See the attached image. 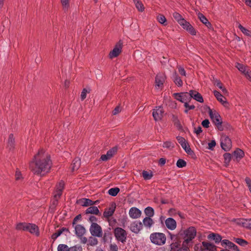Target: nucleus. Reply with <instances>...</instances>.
I'll list each match as a JSON object with an SVG mask.
<instances>
[{"label":"nucleus","mask_w":251,"mask_h":251,"mask_svg":"<svg viewBox=\"0 0 251 251\" xmlns=\"http://www.w3.org/2000/svg\"><path fill=\"white\" fill-rule=\"evenodd\" d=\"M51 166V161L48 152L40 149L34 155L30 163V168L35 175L44 176L49 172Z\"/></svg>","instance_id":"f257e3e1"},{"label":"nucleus","mask_w":251,"mask_h":251,"mask_svg":"<svg viewBox=\"0 0 251 251\" xmlns=\"http://www.w3.org/2000/svg\"><path fill=\"white\" fill-rule=\"evenodd\" d=\"M178 234L183 238L182 244L183 246L190 247L193 244V240L196 236L197 230L195 227L190 226L186 229H181Z\"/></svg>","instance_id":"f03ea898"},{"label":"nucleus","mask_w":251,"mask_h":251,"mask_svg":"<svg viewBox=\"0 0 251 251\" xmlns=\"http://www.w3.org/2000/svg\"><path fill=\"white\" fill-rule=\"evenodd\" d=\"M150 238L152 243L158 246L164 245L166 240L165 235L160 232L151 233L150 235Z\"/></svg>","instance_id":"7ed1b4c3"},{"label":"nucleus","mask_w":251,"mask_h":251,"mask_svg":"<svg viewBox=\"0 0 251 251\" xmlns=\"http://www.w3.org/2000/svg\"><path fill=\"white\" fill-rule=\"evenodd\" d=\"M194 251H216V247L212 244L202 242L201 244H196L194 247Z\"/></svg>","instance_id":"20e7f679"},{"label":"nucleus","mask_w":251,"mask_h":251,"mask_svg":"<svg viewBox=\"0 0 251 251\" xmlns=\"http://www.w3.org/2000/svg\"><path fill=\"white\" fill-rule=\"evenodd\" d=\"M208 112L209 116L213 122L216 126L218 129L222 130L223 129L222 126V122L220 115L216 111H213L210 108H209Z\"/></svg>","instance_id":"39448f33"},{"label":"nucleus","mask_w":251,"mask_h":251,"mask_svg":"<svg viewBox=\"0 0 251 251\" xmlns=\"http://www.w3.org/2000/svg\"><path fill=\"white\" fill-rule=\"evenodd\" d=\"M114 235L118 241H120L123 243L126 242L127 233L126 230L122 228H116L114 230Z\"/></svg>","instance_id":"423d86ee"},{"label":"nucleus","mask_w":251,"mask_h":251,"mask_svg":"<svg viewBox=\"0 0 251 251\" xmlns=\"http://www.w3.org/2000/svg\"><path fill=\"white\" fill-rule=\"evenodd\" d=\"M90 232L94 236L101 237L102 236V230L101 227L95 223H93L91 225Z\"/></svg>","instance_id":"0eeeda50"},{"label":"nucleus","mask_w":251,"mask_h":251,"mask_svg":"<svg viewBox=\"0 0 251 251\" xmlns=\"http://www.w3.org/2000/svg\"><path fill=\"white\" fill-rule=\"evenodd\" d=\"M123 43L120 41L116 44L112 50L109 53L110 58H113L117 57L121 52Z\"/></svg>","instance_id":"6e6552de"},{"label":"nucleus","mask_w":251,"mask_h":251,"mask_svg":"<svg viewBox=\"0 0 251 251\" xmlns=\"http://www.w3.org/2000/svg\"><path fill=\"white\" fill-rule=\"evenodd\" d=\"M64 182L63 181H59L57 184L56 191L54 195V197L55 199L53 202L54 205L56 204L58 199L62 195V191L64 189Z\"/></svg>","instance_id":"1a4fd4ad"},{"label":"nucleus","mask_w":251,"mask_h":251,"mask_svg":"<svg viewBox=\"0 0 251 251\" xmlns=\"http://www.w3.org/2000/svg\"><path fill=\"white\" fill-rule=\"evenodd\" d=\"M118 147H114L108 151L105 154H102L100 157V159L103 161H106L110 159L117 152Z\"/></svg>","instance_id":"9d476101"},{"label":"nucleus","mask_w":251,"mask_h":251,"mask_svg":"<svg viewBox=\"0 0 251 251\" xmlns=\"http://www.w3.org/2000/svg\"><path fill=\"white\" fill-rule=\"evenodd\" d=\"M179 244L178 242H174L171 244V251H190L189 246H183V244L181 247H179Z\"/></svg>","instance_id":"9b49d317"},{"label":"nucleus","mask_w":251,"mask_h":251,"mask_svg":"<svg viewBox=\"0 0 251 251\" xmlns=\"http://www.w3.org/2000/svg\"><path fill=\"white\" fill-rule=\"evenodd\" d=\"M164 111L163 108L159 106L154 109L152 112V116L155 121H159L163 117Z\"/></svg>","instance_id":"f8f14e48"},{"label":"nucleus","mask_w":251,"mask_h":251,"mask_svg":"<svg viewBox=\"0 0 251 251\" xmlns=\"http://www.w3.org/2000/svg\"><path fill=\"white\" fill-rule=\"evenodd\" d=\"M142 223L137 221L131 223L129 227L130 230L135 233H138L142 229Z\"/></svg>","instance_id":"ddd939ff"},{"label":"nucleus","mask_w":251,"mask_h":251,"mask_svg":"<svg viewBox=\"0 0 251 251\" xmlns=\"http://www.w3.org/2000/svg\"><path fill=\"white\" fill-rule=\"evenodd\" d=\"M142 212L138 208L132 207L129 210V215L132 219H138L141 216Z\"/></svg>","instance_id":"4468645a"},{"label":"nucleus","mask_w":251,"mask_h":251,"mask_svg":"<svg viewBox=\"0 0 251 251\" xmlns=\"http://www.w3.org/2000/svg\"><path fill=\"white\" fill-rule=\"evenodd\" d=\"M165 81V77L163 75H158L155 77V87L156 89H162Z\"/></svg>","instance_id":"2eb2a0df"},{"label":"nucleus","mask_w":251,"mask_h":251,"mask_svg":"<svg viewBox=\"0 0 251 251\" xmlns=\"http://www.w3.org/2000/svg\"><path fill=\"white\" fill-rule=\"evenodd\" d=\"M166 227L170 230H173L176 227V221L172 218H167L165 221Z\"/></svg>","instance_id":"dca6fc26"},{"label":"nucleus","mask_w":251,"mask_h":251,"mask_svg":"<svg viewBox=\"0 0 251 251\" xmlns=\"http://www.w3.org/2000/svg\"><path fill=\"white\" fill-rule=\"evenodd\" d=\"M214 94L217 100L219 101L225 107H228V103L226 100V98L218 91H214Z\"/></svg>","instance_id":"f3484780"},{"label":"nucleus","mask_w":251,"mask_h":251,"mask_svg":"<svg viewBox=\"0 0 251 251\" xmlns=\"http://www.w3.org/2000/svg\"><path fill=\"white\" fill-rule=\"evenodd\" d=\"M27 231H29L31 234L35 235L36 236H39L40 235L39 230L38 227L35 224H28Z\"/></svg>","instance_id":"a211bd4d"},{"label":"nucleus","mask_w":251,"mask_h":251,"mask_svg":"<svg viewBox=\"0 0 251 251\" xmlns=\"http://www.w3.org/2000/svg\"><path fill=\"white\" fill-rule=\"evenodd\" d=\"M75 233L78 237H81L85 233L86 229L83 226L80 225L74 226Z\"/></svg>","instance_id":"6ab92c4d"},{"label":"nucleus","mask_w":251,"mask_h":251,"mask_svg":"<svg viewBox=\"0 0 251 251\" xmlns=\"http://www.w3.org/2000/svg\"><path fill=\"white\" fill-rule=\"evenodd\" d=\"M97 201H93L90 199L83 198L79 199L77 201V203L82 206H88L93 205L97 203Z\"/></svg>","instance_id":"aec40b11"},{"label":"nucleus","mask_w":251,"mask_h":251,"mask_svg":"<svg viewBox=\"0 0 251 251\" xmlns=\"http://www.w3.org/2000/svg\"><path fill=\"white\" fill-rule=\"evenodd\" d=\"M237 224L242 226L251 229V219H238L237 222Z\"/></svg>","instance_id":"412c9836"},{"label":"nucleus","mask_w":251,"mask_h":251,"mask_svg":"<svg viewBox=\"0 0 251 251\" xmlns=\"http://www.w3.org/2000/svg\"><path fill=\"white\" fill-rule=\"evenodd\" d=\"M115 208L116 204L115 203H112L110 206L104 211L103 213L104 216L106 218H109L113 214L115 210Z\"/></svg>","instance_id":"4be33fe9"},{"label":"nucleus","mask_w":251,"mask_h":251,"mask_svg":"<svg viewBox=\"0 0 251 251\" xmlns=\"http://www.w3.org/2000/svg\"><path fill=\"white\" fill-rule=\"evenodd\" d=\"M190 95L191 99L193 98L200 102H203L202 96L197 91L195 90H190Z\"/></svg>","instance_id":"5701e85b"},{"label":"nucleus","mask_w":251,"mask_h":251,"mask_svg":"<svg viewBox=\"0 0 251 251\" xmlns=\"http://www.w3.org/2000/svg\"><path fill=\"white\" fill-rule=\"evenodd\" d=\"M207 238L210 240L214 241L216 243H219L222 240V237L218 234L212 233L207 236Z\"/></svg>","instance_id":"b1692460"},{"label":"nucleus","mask_w":251,"mask_h":251,"mask_svg":"<svg viewBox=\"0 0 251 251\" xmlns=\"http://www.w3.org/2000/svg\"><path fill=\"white\" fill-rule=\"evenodd\" d=\"M244 155L243 151L240 149H237L233 153L232 157L233 159L238 161L241 159Z\"/></svg>","instance_id":"393cba45"},{"label":"nucleus","mask_w":251,"mask_h":251,"mask_svg":"<svg viewBox=\"0 0 251 251\" xmlns=\"http://www.w3.org/2000/svg\"><path fill=\"white\" fill-rule=\"evenodd\" d=\"M143 223L145 227L150 228L154 222L151 217H145L143 220Z\"/></svg>","instance_id":"a878e982"},{"label":"nucleus","mask_w":251,"mask_h":251,"mask_svg":"<svg viewBox=\"0 0 251 251\" xmlns=\"http://www.w3.org/2000/svg\"><path fill=\"white\" fill-rule=\"evenodd\" d=\"M86 213L99 215L100 211L97 206H90L86 210Z\"/></svg>","instance_id":"bb28decb"},{"label":"nucleus","mask_w":251,"mask_h":251,"mask_svg":"<svg viewBox=\"0 0 251 251\" xmlns=\"http://www.w3.org/2000/svg\"><path fill=\"white\" fill-rule=\"evenodd\" d=\"M173 78L175 83L178 86H181L182 85V81L180 77L176 73V72H175L174 73L173 75Z\"/></svg>","instance_id":"cd10ccee"},{"label":"nucleus","mask_w":251,"mask_h":251,"mask_svg":"<svg viewBox=\"0 0 251 251\" xmlns=\"http://www.w3.org/2000/svg\"><path fill=\"white\" fill-rule=\"evenodd\" d=\"M29 223H20L16 225V229L18 230L27 231Z\"/></svg>","instance_id":"c85d7f7f"},{"label":"nucleus","mask_w":251,"mask_h":251,"mask_svg":"<svg viewBox=\"0 0 251 251\" xmlns=\"http://www.w3.org/2000/svg\"><path fill=\"white\" fill-rule=\"evenodd\" d=\"M182 148L189 154H192L193 152L190 147L188 142H180Z\"/></svg>","instance_id":"c756f323"},{"label":"nucleus","mask_w":251,"mask_h":251,"mask_svg":"<svg viewBox=\"0 0 251 251\" xmlns=\"http://www.w3.org/2000/svg\"><path fill=\"white\" fill-rule=\"evenodd\" d=\"M80 166V159L79 158H75L73 161L72 164V170L73 171L77 170Z\"/></svg>","instance_id":"7c9ffc66"},{"label":"nucleus","mask_w":251,"mask_h":251,"mask_svg":"<svg viewBox=\"0 0 251 251\" xmlns=\"http://www.w3.org/2000/svg\"><path fill=\"white\" fill-rule=\"evenodd\" d=\"M221 148L226 151H229L232 148L231 142H221Z\"/></svg>","instance_id":"2f4dec72"},{"label":"nucleus","mask_w":251,"mask_h":251,"mask_svg":"<svg viewBox=\"0 0 251 251\" xmlns=\"http://www.w3.org/2000/svg\"><path fill=\"white\" fill-rule=\"evenodd\" d=\"M182 97V100H181V102L183 103H185L186 102H187L188 101H190L191 99V95H190V91L189 93L188 92H182L181 93Z\"/></svg>","instance_id":"473e14b6"},{"label":"nucleus","mask_w":251,"mask_h":251,"mask_svg":"<svg viewBox=\"0 0 251 251\" xmlns=\"http://www.w3.org/2000/svg\"><path fill=\"white\" fill-rule=\"evenodd\" d=\"M199 18L200 19V21L207 27L209 28L211 26V24L208 21L206 17L202 14H199Z\"/></svg>","instance_id":"72a5a7b5"},{"label":"nucleus","mask_w":251,"mask_h":251,"mask_svg":"<svg viewBox=\"0 0 251 251\" xmlns=\"http://www.w3.org/2000/svg\"><path fill=\"white\" fill-rule=\"evenodd\" d=\"M145 213L148 216L147 217H151L154 215V210L151 207H147L145 209Z\"/></svg>","instance_id":"f704fd0d"},{"label":"nucleus","mask_w":251,"mask_h":251,"mask_svg":"<svg viewBox=\"0 0 251 251\" xmlns=\"http://www.w3.org/2000/svg\"><path fill=\"white\" fill-rule=\"evenodd\" d=\"M137 9L140 11H143L144 7L143 3L139 0H133Z\"/></svg>","instance_id":"c9c22d12"},{"label":"nucleus","mask_w":251,"mask_h":251,"mask_svg":"<svg viewBox=\"0 0 251 251\" xmlns=\"http://www.w3.org/2000/svg\"><path fill=\"white\" fill-rule=\"evenodd\" d=\"M119 191L120 189L119 188L115 187L110 189L108 191V193L109 195L112 196H116Z\"/></svg>","instance_id":"e433bc0d"},{"label":"nucleus","mask_w":251,"mask_h":251,"mask_svg":"<svg viewBox=\"0 0 251 251\" xmlns=\"http://www.w3.org/2000/svg\"><path fill=\"white\" fill-rule=\"evenodd\" d=\"M239 28L245 35L251 37V31L243 27L242 25H239Z\"/></svg>","instance_id":"4c0bfd02"},{"label":"nucleus","mask_w":251,"mask_h":251,"mask_svg":"<svg viewBox=\"0 0 251 251\" xmlns=\"http://www.w3.org/2000/svg\"><path fill=\"white\" fill-rule=\"evenodd\" d=\"M98 240L97 238L90 237L88 240V245L90 246H95L98 244Z\"/></svg>","instance_id":"58836bf2"},{"label":"nucleus","mask_w":251,"mask_h":251,"mask_svg":"<svg viewBox=\"0 0 251 251\" xmlns=\"http://www.w3.org/2000/svg\"><path fill=\"white\" fill-rule=\"evenodd\" d=\"M57 251H70V248L65 244H59L57 247Z\"/></svg>","instance_id":"ea45409f"},{"label":"nucleus","mask_w":251,"mask_h":251,"mask_svg":"<svg viewBox=\"0 0 251 251\" xmlns=\"http://www.w3.org/2000/svg\"><path fill=\"white\" fill-rule=\"evenodd\" d=\"M142 175L144 178L146 180H149L151 178L152 174L151 172L144 171L142 173Z\"/></svg>","instance_id":"a19ab883"},{"label":"nucleus","mask_w":251,"mask_h":251,"mask_svg":"<svg viewBox=\"0 0 251 251\" xmlns=\"http://www.w3.org/2000/svg\"><path fill=\"white\" fill-rule=\"evenodd\" d=\"M157 20L160 24L166 25V19L164 15L159 14L157 17Z\"/></svg>","instance_id":"79ce46f5"},{"label":"nucleus","mask_w":251,"mask_h":251,"mask_svg":"<svg viewBox=\"0 0 251 251\" xmlns=\"http://www.w3.org/2000/svg\"><path fill=\"white\" fill-rule=\"evenodd\" d=\"M224 158L225 160V163L226 165H228L231 159V154L228 153H226L224 154Z\"/></svg>","instance_id":"37998d69"},{"label":"nucleus","mask_w":251,"mask_h":251,"mask_svg":"<svg viewBox=\"0 0 251 251\" xmlns=\"http://www.w3.org/2000/svg\"><path fill=\"white\" fill-rule=\"evenodd\" d=\"M234 241L242 246H245L248 244V242L246 240L241 238H235L234 239Z\"/></svg>","instance_id":"c03bdc74"},{"label":"nucleus","mask_w":251,"mask_h":251,"mask_svg":"<svg viewBox=\"0 0 251 251\" xmlns=\"http://www.w3.org/2000/svg\"><path fill=\"white\" fill-rule=\"evenodd\" d=\"M180 25H181L183 28L187 30V29L190 26V24L189 23L186 21L184 19L183 20H181L179 23Z\"/></svg>","instance_id":"a18cd8bd"},{"label":"nucleus","mask_w":251,"mask_h":251,"mask_svg":"<svg viewBox=\"0 0 251 251\" xmlns=\"http://www.w3.org/2000/svg\"><path fill=\"white\" fill-rule=\"evenodd\" d=\"M186 165V162L181 159H179L177 160L176 162V166L178 168H182L183 167H185Z\"/></svg>","instance_id":"49530a36"},{"label":"nucleus","mask_w":251,"mask_h":251,"mask_svg":"<svg viewBox=\"0 0 251 251\" xmlns=\"http://www.w3.org/2000/svg\"><path fill=\"white\" fill-rule=\"evenodd\" d=\"M236 67L241 72L245 74L248 69L242 64L238 63L237 64Z\"/></svg>","instance_id":"de8ad7c7"},{"label":"nucleus","mask_w":251,"mask_h":251,"mask_svg":"<svg viewBox=\"0 0 251 251\" xmlns=\"http://www.w3.org/2000/svg\"><path fill=\"white\" fill-rule=\"evenodd\" d=\"M173 17L178 22V23H180V21L181 20H183L184 19L182 18V17L180 14L177 12H175L173 14Z\"/></svg>","instance_id":"09e8293b"},{"label":"nucleus","mask_w":251,"mask_h":251,"mask_svg":"<svg viewBox=\"0 0 251 251\" xmlns=\"http://www.w3.org/2000/svg\"><path fill=\"white\" fill-rule=\"evenodd\" d=\"M215 85L218 87L220 89L222 90V91H223V92L224 93H227V90L226 89L224 88L223 85H222V84L221 82H220V81H217L215 83Z\"/></svg>","instance_id":"8fccbe9b"},{"label":"nucleus","mask_w":251,"mask_h":251,"mask_svg":"<svg viewBox=\"0 0 251 251\" xmlns=\"http://www.w3.org/2000/svg\"><path fill=\"white\" fill-rule=\"evenodd\" d=\"M15 178L17 180H19L22 179V175L21 172L19 170H17L15 173Z\"/></svg>","instance_id":"3c124183"},{"label":"nucleus","mask_w":251,"mask_h":251,"mask_svg":"<svg viewBox=\"0 0 251 251\" xmlns=\"http://www.w3.org/2000/svg\"><path fill=\"white\" fill-rule=\"evenodd\" d=\"M220 141H231V139L226 134H222L221 136Z\"/></svg>","instance_id":"603ef678"},{"label":"nucleus","mask_w":251,"mask_h":251,"mask_svg":"<svg viewBox=\"0 0 251 251\" xmlns=\"http://www.w3.org/2000/svg\"><path fill=\"white\" fill-rule=\"evenodd\" d=\"M70 251H82V248L80 246H75L70 248Z\"/></svg>","instance_id":"864d4df0"},{"label":"nucleus","mask_w":251,"mask_h":251,"mask_svg":"<svg viewBox=\"0 0 251 251\" xmlns=\"http://www.w3.org/2000/svg\"><path fill=\"white\" fill-rule=\"evenodd\" d=\"M162 146L163 147L168 149H172L174 147V145H173L172 142H164Z\"/></svg>","instance_id":"5fc2aeb1"},{"label":"nucleus","mask_w":251,"mask_h":251,"mask_svg":"<svg viewBox=\"0 0 251 251\" xmlns=\"http://www.w3.org/2000/svg\"><path fill=\"white\" fill-rule=\"evenodd\" d=\"M187 31L193 35H196V30L191 25H190V26H189V27L187 29Z\"/></svg>","instance_id":"6e6d98bb"},{"label":"nucleus","mask_w":251,"mask_h":251,"mask_svg":"<svg viewBox=\"0 0 251 251\" xmlns=\"http://www.w3.org/2000/svg\"><path fill=\"white\" fill-rule=\"evenodd\" d=\"M118 251V247L116 244H110L109 251Z\"/></svg>","instance_id":"4d7b16f0"},{"label":"nucleus","mask_w":251,"mask_h":251,"mask_svg":"<svg viewBox=\"0 0 251 251\" xmlns=\"http://www.w3.org/2000/svg\"><path fill=\"white\" fill-rule=\"evenodd\" d=\"M121 107L119 105L117 106L112 112L113 115H117V114L121 112Z\"/></svg>","instance_id":"13d9d810"},{"label":"nucleus","mask_w":251,"mask_h":251,"mask_svg":"<svg viewBox=\"0 0 251 251\" xmlns=\"http://www.w3.org/2000/svg\"><path fill=\"white\" fill-rule=\"evenodd\" d=\"M62 233V230H59L57 232L53 233L52 236H51V238L55 240L58 237H59Z\"/></svg>","instance_id":"bf43d9fd"},{"label":"nucleus","mask_w":251,"mask_h":251,"mask_svg":"<svg viewBox=\"0 0 251 251\" xmlns=\"http://www.w3.org/2000/svg\"><path fill=\"white\" fill-rule=\"evenodd\" d=\"M87 93V91L86 89H83L82 91L81 92L80 98L82 100H84L86 97V94Z\"/></svg>","instance_id":"052dcab7"},{"label":"nucleus","mask_w":251,"mask_h":251,"mask_svg":"<svg viewBox=\"0 0 251 251\" xmlns=\"http://www.w3.org/2000/svg\"><path fill=\"white\" fill-rule=\"evenodd\" d=\"M61 3L64 9L68 8L69 6V0H61Z\"/></svg>","instance_id":"680f3d73"},{"label":"nucleus","mask_w":251,"mask_h":251,"mask_svg":"<svg viewBox=\"0 0 251 251\" xmlns=\"http://www.w3.org/2000/svg\"><path fill=\"white\" fill-rule=\"evenodd\" d=\"M209 124L210 123L208 119H205L201 123L202 126L205 128H207L209 127Z\"/></svg>","instance_id":"e2e57ef3"},{"label":"nucleus","mask_w":251,"mask_h":251,"mask_svg":"<svg viewBox=\"0 0 251 251\" xmlns=\"http://www.w3.org/2000/svg\"><path fill=\"white\" fill-rule=\"evenodd\" d=\"M174 95L175 96V98L181 102V100H182V97H181L182 96V95H181V93H175L174 94Z\"/></svg>","instance_id":"0e129e2a"},{"label":"nucleus","mask_w":251,"mask_h":251,"mask_svg":"<svg viewBox=\"0 0 251 251\" xmlns=\"http://www.w3.org/2000/svg\"><path fill=\"white\" fill-rule=\"evenodd\" d=\"M245 181L249 189L250 192L251 193V180L249 178L247 177L245 179Z\"/></svg>","instance_id":"69168bd1"},{"label":"nucleus","mask_w":251,"mask_h":251,"mask_svg":"<svg viewBox=\"0 0 251 251\" xmlns=\"http://www.w3.org/2000/svg\"><path fill=\"white\" fill-rule=\"evenodd\" d=\"M178 72H179V74L181 75H183V76L186 75V72L184 70L183 68L180 66L178 68Z\"/></svg>","instance_id":"338daca9"},{"label":"nucleus","mask_w":251,"mask_h":251,"mask_svg":"<svg viewBox=\"0 0 251 251\" xmlns=\"http://www.w3.org/2000/svg\"><path fill=\"white\" fill-rule=\"evenodd\" d=\"M248 79H249L250 81H251V71L248 70L244 74Z\"/></svg>","instance_id":"774afa93"}]
</instances>
